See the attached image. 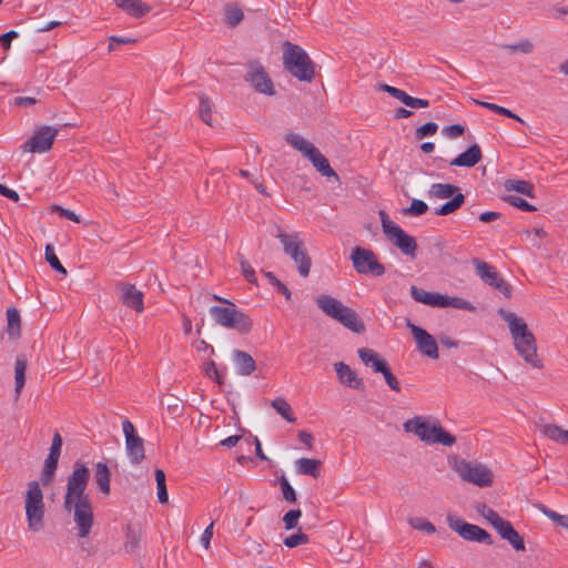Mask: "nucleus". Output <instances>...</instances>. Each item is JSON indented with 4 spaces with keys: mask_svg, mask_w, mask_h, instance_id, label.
<instances>
[{
    "mask_svg": "<svg viewBox=\"0 0 568 568\" xmlns=\"http://www.w3.org/2000/svg\"><path fill=\"white\" fill-rule=\"evenodd\" d=\"M428 210L427 204L422 201L414 199L409 205V207L404 210V214L410 215V216H420L425 214Z\"/></svg>",
    "mask_w": 568,
    "mask_h": 568,
    "instance_id": "c03bdc74",
    "label": "nucleus"
},
{
    "mask_svg": "<svg viewBox=\"0 0 568 568\" xmlns=\"http://www.w3.org/2000/svg\"><path fill=\"white\" fill-rule=\"evenodd\" d=\"M58 130L53 126L43 125L36 130L33 135L23 144V151L32 153L48 152L53 144Z\"/></svg>",
    "mask_w": 568,
    "mask_h": 568,
    "instance_id": "2eb2a0df",
    "label": "nucleus"
},
{
    "mask_svg": "<svg viewBox=\"0 0 568 568\" xmlns=\"http://www.w3.org/2000/svg\"><path fill=\"white\" fill-rule=\"evenodd\" d=\"M114 2L126 14L133 18H142L152 10L151 6L141 0H114Z\"/></svg>",
    "mask_w": 568,
    "mask_h": 568,
    "instance_id": "b1692460",
    "label": "nucleus"
},
{
    "mask_svg": "<svg viewBox=\"0 0 568 568\" xmlns=\"http://www.w3.org/2000/svg\"><path fill=\"white\" fill-rule=\"evenodd\" d=\"M283 542L287 548H295L297 546L307 544L308 536L302 531H298L297 534H293V535L286 537L283 540Z\"/></svg>",
    "mask_w": 568,
    "mask_h": 568,
    "instance_id": "49530a36",
    "label": "nucleus"
},
{
    "mask_svg": "<svg viewBox=\"0 0 568 568\" xmlns=\"http://www.w3.org/2000/svg\"><path fill=\"white\" fill-rule=\"evenodd\" d=\"M205 374L209 376V377H212L215 379V382L219 384V385H222L223 384V378L220 376L219 374V371L216 368V365H215V362L214 361H209L205 363Z\"/></svg>",
    "mask_w": 568,
    "mask_h": 568,
    "instance_id": "bf43d9fd",
    "label": "nucleus"
},
{
    "mask_svg": "<svg viewBox=\"0 0 568 568\" xmlns=\"http://www.w3.org/2000/svg\"><path fill=\"white\" fill-rule=\"evenodd\" d=\"M18 32L14 30H10L3 34L0 36V44L8 50L10 48V43L12 39L18 38Z\"/></svg>",
    "mask_w": 568,
    "mask_h": 568,
    "instance_id": "0e129e2a",
    "label": "nucleus"
},
{
    "mask_svg": "<svg viewBox=\"0 0 568 568\" xmlns=\"http://www.w3.org/2000/svg\"><path fill=\"white\" fill-rule=\"evenodd\" d=\"M214 521H212L201 535V544L205 549L210 548L211 539L213 537Z\"/></svg>",
    "mask_w": 568,
    "mask_h": 568,
    "instance_id": "052dcab7",
    "label": "nucleus"
},
{
    "mask_svg": "<svg viewBox=\"0 0 568 568\" xmlns=\"http://www.w3.org/2000/svg\"><path fill=\"white\" fill-rule=\"evenodd\" d=\"M504 49L508 50L510 53H517V52H520V53H524V54H529L534 51V43L528 40V39H525L518 43H513V44H504L501 45Z\"/></svg>",
    "mask_w": 568,
    "mask_h": 568,
    "instance_id": "79ce46f5",
    "label": "nucleus"
},
{
    "mask_svg": "<svg viewBox=\"0 0 568 568\" xmlns=\"http://www.w3.org/2000/svg\"><path fill=\"white\" fill-rule=\"evenodd\" d=\"M44 254H45L47 262L50 264V266L54 271H57V272H59V273H61L63 275H67L68 272H67L65 267L61 264V262L58 258V256L55 255L54 248H53V246L51 244H48L45 246V253Z\"/></svg>",
    "mask_w": 568,
    "mask_h": 568,
    "instance_id": "a19ab883",
    "label": "nucleus"
},
{
    "mask_svg": "<svg viewBox=\"0 0 568 568\" xmlns=\"http://www.w3.org/2000/svg\"><path fill=\"white\" fill-rule=\"evenodd\" d=\"M276 237L280 240L284 253L297 265L300 275L307 277L311 272L312 258L298 233H285L281 227H277Z\"/></svg>",
    "mask_w": 568,
    "mask_h": 568,
    "instance_id": "6e6552de",
    "label": "nucleus"
},
{
    "mask_svg": "<svg viewBox=\"0 0 568 568\" xmlns=\"http://www.w3.org/2000/svg\"><path fill=\"white\" fill-rule=\"evenodd\" d=\"M334 368L341 384L358 390L364 388L363 379L347 364L337 362L334 364Z\"/></svg>",
    "mask_w": 568,
    "mask_h": 568,
    "instance_id": "6ab92c4d",
    "label": "nucleus"
},
{
    "mask_svg": "<svg viewBox=\"0 0 568 568\" xmlns=\"http://www.w3.org/2000/svg\"><path fill=\"white\" fill-rule=\"evenodd\" d=\"M438 130V125L435 122H427L416 130V139L422 140L426 136L434 135Z\"/></svg>",
    "mask_w": 568,
    "mask_h": 568,
    "instance_id": "3c124183",
    "label": "nucleus"
},
{
    "mask_svg": "<svg viewBox=\"0 0 568 568\" xmlns=\"http://www.w3.org/2000/svg\"><path fill=\"white\" fill-rule=\"evenodd\" d=\"M439 307H453L456 310H464V311H469V312L475 311V306L470 302H468L462 297H458V296H448V295H442V301H440Z\"/></svg>",
    "mask_w": 568,
    "mask_h": 568,
    "instance_id": "473e14b6",
    "label": "nucleus"
},
{
    "mask_svg": "<svg viewBox=\"0 0 568 568\" xmlns=\"http://www.w3.org/2000/svg\"><path fill=\"white\" fill-rule=\"evenodd\" d=\"M410 295L418 303H423V304L432 306V307H439L443 294L429 293L423 288L412 285L410 286Z\"/></svg>",
    "mask_w": 568,
    "mask_h": 568,
    "instance_id": "bb28decb",
    "label": "nucleus"
},
{
    "mask_svg": "<svg viewBox=\"0 0 568 568\" xmlns=\"http://www.w3.org/2000/svg\"><path fill=\"white\" fill-rule=\"evenodd\" d=\"M27 358L24 355H18L14 363V392L16 398L21 394L22 388L26 384V371H27Z\"/></svg>",
    "mask_w": 568,
    "mask_h": 568,
    "instance_id": "c85d7f7f",
    "label": "nucleus"
},
{
    "mask_svg": "<svg viewBox=\"0 0 568 568\" xmlns=\"http://www.w3.org/2000/svg\"><path fill=\"white\" fill-rule=\"evenodd\" d=\"M244 80L256 91L257 93L273 97L276 91L274 83L267 73L266 69L260 61L253 60L246 63V72Z\"/></svg>",
    "mask_w": 568,
    "mask_h": 568,
    "instance_id": "f8f14e48",
    "label": "nucleus"
},
{
    "mask_svg": "<svg viewBox=\"0 0 568 568\" xmlns=\"http://www.w3.org/2000/svg\"><path fill=\"white\" fill-rule=\"evenodd\" d=\"M541 433L549 439L566 444L568 443V430L562 429L561 427L554 425V424H547L544 425L541 428Z\"/></svg>",
    "mask_w": 568,
    "mask_h": 568,
    "instance_id": "7c9ffc66",
    "label": "nucleus"
},
{
    "mask_svg": "<svg viewBox=\"0 0 568 568\" xmlns=\"http://www.w3.org/2000/svg\"><path fill=\"white\" fill-rule=\"evenodd\" d=\"M232 358L239 375L248 376L255 371V361L248 353L234 349L232 353Z\"/></svg>",
    "mask_w": 568,
    "mask_h": 568,
    "instance_id": "5701e85b",
    "label": "nucleus"
},
{
    "mask_svg": "<svg viewBox=\"0 0 568 568\" xmlns=\"http://www.w3.org/2000/svg\"><path fill=\"white\" fill-rule=\"evenodd\" d=\"M465 132V126L462 124H452L443 129V134L448 139H457Z\"/></svg>",
    "mask_w": 568,
    "mask_h": 568,
    "instance_id": "6e6d98bb",
    "label": "nucleus"
},
{
    "mask_svg": "<svg viewBox=\"0 0 568 568\" xmlns=\"http://www.w3.org/2000/svg\"><path fill=\"white\" fill-rule=\"evenodd\" d=\"M116 290L120 293V301L129 308L134 310L138 313H142L144 310L143 298L144 295L133 284L130 283H118Z\"/></svg>",
    "mask_w": 568,
    "mask_h": 568,
    "instance_id": "f3484780",
    "label": "nucleus"
},
{
    "mask_svg": "<svg viewBox=\"0 0 568 568\" xmlns=\"http://www.w3.org/2000/svg\"><path fill=\"white\" fill-rule=\"evenodd\" d=\"M212 112H213V103L209 97L202 94L200 97V108L199 115L201 120L207 125H212Z\"/></svg>",
    "mask_w": 568,
    "mask_h": 568,
    "instance_id": "58836bf2",
    "label": "nucleus"
},
{
    "mask_svg": "<svg viewBox=\"0 0 568 568\" xmlns=\"http://www.w3.org/2000/svg\"><path fill=\"white\" fill-rule=\"evenodd\" d=\"M240 265H241V271H242V275L244 276V278L247 282H250L251 284H256L257 278H256L254 268L250 265V263L241 254H240Z\"/></svg>",
    "mask_w": 568,
    "mask_h": 568,
    "instance_id": "a18cd8bd",
    "label": "nucleus"
},
{
    "mask_svg": "<svg viewBox=\"0 0 568 568\" xmlns=\"http://www.w3.org/2000/svg\"><path fill=\"white\" fill-rule=\"evenodd\" d=\"M24 510L28 529L33 532L42 530L44 528L45 505L43 491L37 480L28 483L24 497Z\"/></svg>",
    "mask_w": 568,
    "mask_h": 568,
    "instance_id": "0eeeda50",
    "label": "nucleus"
},
{
    "mask_svg": "<svg viewBox=\"0 0 568 568\" xmlns=\"http://www.w3.org/2000/svg\"><path fill=\"white\" fill-rule=\"evenodd\" d=\"M465 203V195L462 192L455 194L449 201L435 211L436 215L445 216L457 211Z\"/></svg>",
    "mask_w": 568,
    "mask_h": 568,
    "instance_id": "2f4dec72",
    "label": "nucleus"
},
{
    "mask_svg": "<svg viewBox=\"0 0 568 568\" xmlns=\"http://www.w3.org/2000/svg\"><path fill=\"white\" fill-rule=\"evenodd\" d=\"M122 429H123V433H124V436H125V442L129 440L130 438L139 437L138 435H135V429H134L133 424L130 420H128V419H125L122 423Z\"/></svg>",
    "mask_w": 568,
    "mask_h": 568,
    "instance_id": "338daca9",
    "label": "nucleus"
},
{
    "mask_svg": "<svg viewBox=\"0 0 568 568\" xmlns=\"http://www.w3.org/2000/svg\"><path fill=\"white\" fill-rule=\"evenodd\" d=\"M8 334L13 337L20 336V314L14 307L7 310Z\"/></svg>",
    "mask_w": 568,
    "mask_h": 568,
    "instance_id": "e433bc0d",
    "label": "nucleus"
},
{
    "mask_svg": "<svg viewBox=\"0 0 568 568\" xmlns=\"http://www.w3.org/2000/svg\"><path fill=\"white\" fill-rule=\"evenodd\" d=\"M58 464H59V458H57V457L48 456L45 458L44 466L41 471V483L43 485H48L51 483V480L55 474V470L58 468Z\"/></svg>",
    "mask_w": 568,
    "mask_h": 568,
    "instance_id": "4c0bfd02",
    "label": "nucleus"
},
{
    "mask_svg": "<svg viewBox=\"0 0 568 568\" xmlns=\"http://www.w3.org/2000/svg\"><path fill=\"white\" fill-rule=\"evenodd\" d=\"M134 42H135V39H133V38L111 36L109 38L108 50H109V52H112L118 49V45L130 44V43H134Z\"/></svg>",
    "mask_w": 568,
    "mask_h": 568,
    "instance_id": "5fc2aeb1",
    "label": "nucleus"
},
{
    "mask_svg": "<svg viewBox=\"0 0 568 568\" xmlns=\"http://www.w3.org/2000/svg\"><path fill=\"white\" fill-rule=\"evenodd\" d=\"M501 539L506 540L516 551H525L524 537L514 528L509 520L496 530Z\"/></svg>",
    "mask_w": 568,
    "mask_h": 568,
    "instance_id": "aec40b11",
    "label": "nucleus"
},
{
    "mask_svg": "<svg viewBox=\"0 0 568 568\" xmlns=\"http://www.w3.org/2000/svg\"><path fill=\"white\" fill-rule=\"evenodd\" d=\"M301 516L302 511L300 509L288 510L283 517L285 529L291 530L297 527L298 519L301 518Z\"/></svg>",
    "mask_w": 568,
    "mask_h": 568,
    "instance_id": "09e8293b",
    "label": "nucleus"
},
{
    "mask_svg": "<svg viewBox=\"0 0 568 568\" xmlns=\"http://www.w3.org/2000/svg\"><path fill=\"white\" fill-rule=\"evenodd\" d=\"M351 260L358 274L382 276L385 273V266L379 263L376 254L369 248L361 246L354 247L351 254Z\"/></svg>",
    "mask_w": 568,
    "mask_h": 568,
    "instance_id": "ddd939ff",
    "label": "nucleus"
},
{
    "mask_svg": "<svg viewBox=\"0 0 568 568\" xmlns=\"http://www.w3.org/2000/svg\"><path fill=\"white\" fill-rule=\"evenodd\" d=\"M357 354L362 362L366 366H371L376 373L382 374L389 366L386 359L372 348H359Z\"/></svg>",
    "mask_w": 568,
    "mask_h": 568,
    "instance_id": "412c9836",
    "label": "nucleus"
},
{
    "mask_svg": "<svg viewBox=\"0 0 568 568\" xmlns=\"http://www.w3.org/2000/svg\"><path fill=\"white\" fill-rule=\"evenodd\" d=\"M271 406L288 423H295L296 418L293 414L291 405L283 397H277L271 402Z\"/></svg>",
    "mask_w": 568,
    "mask_h": 568,
    "instance_id": "f704fd0d",
    "label": "nucleus"
},
{
    "mask_svg": "<svg viewBox=\"0 0 568 568\" xmlns=\"http://www.w3.org/2000/svg\"><path fill=\"white\" fill-rule=\"evenodd\" d=\"M278 483H280L283 498L288 503H295L296 501V493H295V489L290 484V481L287 480V478L284 475H282L278 478Z\"/></svg>",
    "mask_w": 568,
    "mask_h": 568,
    "instance_id": "37998d69",
    "label": "nucleus"
},
{
    "mask_svg": "<svg viewBox=\"0 0 568 568\" xmlns=\"http://www.w3.org/2000/svg\"><path fill=\"white\" fill-rule=\"evenodd\" d=\"M483 518L486 519L495 530L499 529V527H501L506 521V519L501 518L498 513L490 507Z\"/></svg>",
    "mask_w": 568,
    "mask_h": 568,
    "instance_id": "603ef678",
    "label": "nucleus"
},
{
    "mask_svg": "<svg viewBox=\"0 0 568 568\" xmlns=\"http://www.w3.org/2000/svg\"><path fill=\"white\" fill-rule=\"evenodd\" d=\"M409 524L414 529L425 531L427 534H434L436 531L435 526L430 521L420 517L412 518Z\"/></svg>",
    "mask_w": 568,
    "mask_h": 568,
    "instance_id": "de8ad7c7",
    "label": "nucleus"
},
{
    "mask_svg": "<svg viewBox=\"0 0 568 568\" xmlns=\"http://www.w3.org/2000/svg\"><path fill=\"white\" fill-rule=\"evenodd\" d=\"M460 192V189L449 183H433L427 192L432 199H450Z\"/></svg>",
    "mask_w": 568,
    "mask_h": 568,
    "instance_id": "cd10ccee",
    "label": "nucleus"
},
{
    "mask_svg": "<svg viewBox=\"0 0 568 568\" xmlns=\"http://www.w3.org/2000/svg\"><path fill=\"white\" fill-rule=\"evenodd\" d=\"M386 384L388 387L394 392L400 390V384L397 379V377L392 373L390 367L388 366L384 372H382Z\"/></svg>",
    "mask_w": 568,
    "mask_h": 568,
    "instance_id": "4d7b16f0",
    "label": "nucleus"
},
{
    "mask_svg": "<svg viewBox=\"0 0 568 568\" xmlns=\"http://www.w3.org/2000/svg\"><path fill=\"white\" fill-rule=\"evenodd\" d=\"M125 444L131 463L139 465L145 457L143 439L141 437L130 438Z\"/></svg>",
    "mask_w": 568,
    "mask_h": 568,
    "instance_id": "c756f323",
    "label": "nucleus"
},
{
    "mask_svg": "<svg viewBox=\"0 0 568 568\" xmlns=\"http://www.w3.org/2000/svg\"><path fill=\"white\" fill-rule=\"evenodd\" d=\"M498 315L508 324L514 346L518 355L534 368H542L544 362L537 353L536 337L528 328L524 318L517 316L514 312L504 308L498 310Z\"/></svg>",
    "mask_w": 568,
    "mask_h": 568,
    "instance_id": "f03ea898",
    "label": "nucleus"
},
{
    "mask_svg": "<svg viewBox=\"0 0 568 568\" xmlns=\"http://www.w3.org/2000/svg\"><path fill=\"white\" fill-rule=\"evenodd\" d=\"M0 194L12 200L13 202L19 201V194L14 191L6 186L4 184L0 183Z\"/></svg>",
    "mask_w": 568,
    "mask_h": 568,
    "instance_id": "774afa93",
    "label": "nucleus"
},
{
    "mask_svg": "<svg viewBox=\"0 0 568 568\" xmlns=\"http://www.w3.org/2000/svg\"><path fill=\"white\" fill-rule=\"evenodd\" d=\"M446 521L453 531L458 534L463 539L467 541L484 544L487 546L494 545L491 535L477 525L469 524L452 514L447 515Z\"/></svg>",
    "mask_w": 568,
    "mask_h": 568,
    "instance_id": "9d476101",
    "label": "nucleus"
},
{
    "mask_svg": "<svg viewBox=\"0 0 568 568\" xmlns=\"http://www.w3.org/2000/svg\"><path fill=\"white\" fill-rule=\"evenodd\" d=\"M379 216H381V221H382V227H383V232L385 233V235H387L388 233H390L389 229L393 226H398L395 222H393L392 220H389L387 213L385 211H379Z\"/></svg>",
    "mask_w": 568,
    "mask_h": 568,
    "instance_id": "e2e57ef3",
    "label": "nucleus"
},
{
    "mask_svg": "<svg viewBox=\"0 0 568 568\" xmlns=\"http://www.w3.org/2000/svg\"><path fill=\"white\" fill-rule=\"evenodd\" d=\"M454 469L464 481L474 484L478 487H489L493 485V473L485 465L462 459L455 463Z\"/></svg>",
    "mask_w": 568,
    "mask_h": 568,
    "instance_id": "9b49d317",
    "label": "nucleus"
},
{
    "mask_svg": "<svg viewBox=\"0 0 568 568\" xmlns=\"http://www.w3.org/2000/svg\"><path fill=\"white\" fill-rule=\"evenodd\" d=\"M243 11L239 7L234 4H227L225 7V21L229 26H237L243 20Z\"/></svg>",
    "mask_w": 568,
    "mask_h": 568,
    "instance_id": "ea45409f",
    "label": "nucleus"
},
{
    "mask_svg": "<svg viewBox=\"0 0 568 568\" xmlns=\"http://www.w3.org/2000/svg\"><path fill=\"white\" fill-rule=\"evenodd\" d=\"M406 105L409 108L424 109L429 106V101L426 99L414 98L409 95Z\"/></svg>",
    "mask_w": 568,
    "mask_h": 568,
    "instance_id": "69168bd1",
    "label": "nucleus"
},
{
    "mask_svg": "<svg viewBox=\"0 0 568 568\" xmlns=\"http://www.w3.org/2000/svg\"><path fill=\"white\" fill-rule=\"evenodd\" d=\"M505 189L507 191H515L520 194L527 195L528 197H534V185L524 180H506Z\"/></svg>",
    "mask_w": 568,
    "mask_h": 568,
    "instance_id": "72a5a7b5",
    "label": "nucleus"
},
{
    "mask_svg": "<svg viewBox=\"0 0 568 568\" xmlns=\"http://www.w3.org/2000/svg\"><path fill=\"white\" fill-rule=\"evenodd\" d=\"M483 155L478 144H471L466 151L450 161V165L473 168L480 162Z\"/></svg>",
    "mask_w": 568,
    "mask_h": 568,
    "instance_id": "4be33fe9",
    "label": "nucleus"
},
{
    "mask_svg": "<svg viewBox=\"0 0 568 568\" xmlns=\"http://www.w3.org/2000/svg\"><path fill=\"white\" fill-rule=\"evenodd\" d=\"M296 473L318 478L321 475L322 462L314 458H300L295 462Z\"/></svg>",
    "mask_w": 568,
    "mask_h": 568,
    "instance_id": "a878e982",
    "label": "nucleus"
},
{
    "mask_svg": "<svg viewBox=\"0 0 568 568\" xmlns=\"http://www.w3.org/2000/svg\"><path fill=\"white\" fill-rule=\"evenodd\" d=\"M390 233L386 236L387 239L405 255L415 256L417 251L416 240L407 234L399 225L392 226Z\"/></svg>",
    "mask_w": 568,
    "mask_h": 568,
    "instance_id": "a211bd4d",
    "label": "nucleus"
},
{
    "mask_svg": "<svg viewBox=\"0 0 568 568\" xmlns=\"http://www.w3.org/2000/svg\"><path fill=\"white\" fill-rule=\"evenodd\" d=\"M285 141L295 150L300 151L313 166L326 178H336V172L329 165L328 160L321 153V151L308 140L304 139L297 133H287Z\"/></svg>",
    "mask_w": 568,
    "mask_h": 568,
    "instance_id": "1a4fd4ad",
    "label": "nucleus"
},
{
    "mask_svg": "<svg viewBox=\"0 0 568 568\" xmlns=\"http://www.w3.org/2000/svg\"><path fill=\"white\" fill-rule=\"evenodd\" d=\"M53 211H57V212H60V215L62 217H65L72 222H75V223H79L80 222V219L79 216L71 210H68V209H63L59 205H54L53 206Z\"/></svg>",
    "mask_w": 568,
    "mask_h": 568,
    "instance_id": "680f3d73",
    "label": "nucleus"
},
{
    "mask_svg": "<svg viewBox=\"0 0 568 568\" xmlns=\"http://www.w3.org/2000/svg\"><path fill=\"white\" fill-rule=\"evenodd\" d=\"M90 479L89 468L80 460L73 465L72 473L67 478V490L63 507L73 513L77 537L87 538L94 525V514L90 496L85 493Z\"/></svg>",
    "mask_w": 568,
    "mask_h": 568,
    "instance_id": "f257e3e1",
    "label": "nucleus"
},
{
    "mask_svg": "<svg viewBox=\"0 0 568 568\" xmlns=\"http://www.w3.org/2000/svg\"><path fill=\"white\" fill-rule=\"evenodd\" d=\"M506 201L509 204H511L513 206L520 209L521 211H525V212H535L537 210L534 205L529 204L526 200H524L519 196H516V195L507 196Z\"/></svg>",
    "mask_w": 568,
    "mask_h": 568,
    "instance_id": "8fccbe9b",
    "label": "nucleus"
},
{
    "mask_svg": "<svg viewBox=\"0 0 568 568\" xmlns=\"http://www.w3.org/2000/svg\"><path fill=\"white\" fill-rule=\"evenodd\" d=\"M140 537L136 532L129 529L126 540L124 542V550L129 554L135 552L139 548Z\"/></svg>",
    "mask_w": 568,
    "mask_h": 568,
    "instance_id": "864d4df0",
    "label": "nucleus"
},
{
    "mask_svg": "<svg viewBox=\"0 0 568 568\" xmlns=\"http://www.w3.org/2000/svg\"><path fill=\"white\" fill-rule=\"evenodd\" d=\"M94 480L99 490L104 495H110L111 471L105 463H98L94 467Z\"/></svg>",
    "mask_w": 568,
    "mask_h": 568,
    "instance_id": "393cba45",
    "label": "nucleus"
},
{
    "mask_svg": "<svg viewBox=\"0 0 568 568\" xmlns=\"http://www.w3.org/2000/svg\"><path fill=\"white\" fill-rule=\"evenodd\" d=\"M209 313L217 325L241 335L248 334L253 328L252 318L240 311L233 302L227 306H211Z\"/></svg>",
    "mask_w": 568,
    "mask_h": 568,
    "instance_id": "423d86ee",
    "label": "nucleus"
},
{
    "mask_svg": "<svg viewBox=\"0 0 568 568\" xmlns=\"http://www.w3.org/2000/svg\"><path fill=\"white\" fill-rule=\"evenodd\" d=\"M471 263L476 267L477 275L485 284L493 286L506 298L511 296V286L500 276L494 266L478 258H474Z\"/></svg>",
    "mask_w": 568,
    "mask_h": 568,
    "instance_id": "4468645a",
    "label": "nucleus"
},
{
    "mask_svg": "<svg viewBox=\"0 0 568 568\" xmlns=\"http://www.w3.org/2000/svg\"><path fill=\"white\" fill-rule=\"evenodd\" d=\"M406 326L410 329L417 344V348L426 356L437 359L438 346L436 339L424 328L414 325L409 320L406 321Z\"/></svg>",
    "mask_w": 568,
    "mask_h": 568,
    "instance_id": "dca6fc26",
    "label": "nucleus"
},
{
    "mask_svg": "<svg viewBox=\"0 0 568 568\" xmlns=\"http://www.w3.org/2000/svg\"><path fill=\"white\" fill-rule=\"evenodd\" d=\"M406 433H413L426 444H440L450 447L456 443V437L444 429L440 422L435 418L416 416L403 424Z\"/></svg>",
    "mask_w": 568,
    "mask_h": 568,
    "instance_id": "7ed1b4c3",
    "label": "nucleus"
},
{
    "mask_svg": "<svg viewBox=\"0 0 568 568\" xmlns=\"http://www.w3.org/2000/svg\"><path fill=\"white\" fill-rule=\"evenodd\" d=\"M524 234L530 239L531 244L536 247H540V242L538 240L546 236V232L542 229H534L532 231L526 230L524 231Z\"/></svg>",
    "mask_w": 568,
    "mask_h": 568,
    "instance_id": "13d9d810",
    "label": "nucleus"
},
{
    "mask_svg": "<svg viewBox=\"0 0 568 568\" xmlns=\"http://www.w3.org/2000/svg\"><path fill=\"white\" fill-rule=\"evenodd\" d=\"M475 103L491 111V112H495L499 115H504V116H507V118H510V119H514L520 123H525V121L517 114H515L513 111H510L509 109L507 108H504L501 105H498V104H495V103H490V102H484V101H479V100H475Z\"/></svg>",
    "mask_w": 568,
    "mask_h": 568,
    "instance_id": "c9c22d12",
    "label": "nucleus"
},
{
    "mask_svg": "<svg viewBox=\"0 0 568 568\" xmlns=\"http://www.w3.org/2000/svg\"><path fill=\"white\" fill-rule=\"evenodd\" d=\"M317 307L331 318L341 323L349 331L362 334L366 327L357 312L331 295L322 294L315 298Z\"/></svg>",
    "mask_w": 568,
    "mask_h": 568,
    "instance_id": "20e7f679",
    "label": "nucleus"
},
{
    "mask_svg": "<svg viewBox=\"0 0 568 568\" xmlns=\"http://www.w3.org/2000/svg\"><path fill=\"white\" fill-rule=\"evenodd\" d=\"M283 65L300 81L312 82L315 78V64L307 52L290 41L283 42Z\"/></svg>",
    "mask_w": 568,
    "mask_h": 568,
    "instance_id": "39448f33",
    "label": "nucleus"
}]
</instances>
